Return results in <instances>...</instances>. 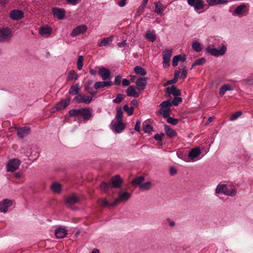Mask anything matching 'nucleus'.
I'll return each instance as SVG.
<instances>
[{"mask_svg": "<svg viewBox=\"0 0 253 253\" xmlns=\"http://www.w3.org/2000/svg\"><path fill=\"white\" fill-rule=\"evenodd\" d=\"M166 91L168 95L172 94L175 96L180 95V90L177 89L174 85L167 88Z\"/></svg>", "mask_w": 253, "mask_h": 253, "instance_id": "4be33fe9", "label": "nucleus"}, {"mask_svg": "<svg viewBox=\"0 0 253 253\" xmlns=\"http://www.w3.org/2000/svg\"><path fill=\"white\" fill-rule=\"evenodd\" d=\"M50 188V190L54 194H59L61 193L62 191L61 185L59 183L57 182L52 183L51 184Z\"/></svg>", "mask_w": 253, "mask_h": 253, "instance_id": "6ab92c4d", "label": "nucleus"}, {"mask_svg": "<svg viewBox=\"0 0 253 253\" xmlns=\"http://www.w3.org/2000/svg\"><path fill=\"white\" fill-rule=\"evenodd\" d=\"M152 183L150 181H147L140 185V189L143 191H147L152 187Z\"/></svg>", "mask_w": 253, "mask_h": 253, "instance_id": "58836bf2", "label": "nucleus"}, {"mask_svg": "<svg viewBox=\"0 0 253 253\" xmlns=\"http://www.w3.org/2000/svg\"><path fill=\"white\" fill-rule=\"evenodd\" d=\"M99 74L103 80H106L110 77V72L109 70L104 67L100 68Z\"/></svg>", "mask_w": 253, "mask_h": 253, "instance_id": "aec40b11", "label": "nucleus"}, {"mask_svg": "<svg viewBox=\"0 0 253 253\" xmlns=\"http://www.w3.org/2000/svg\"><path fill=\"white\" fill-rule=\"evenodd\" d=\"M84 58L82 55L79 56L77 61V68L79 70H81L83 68V62Z\"/></svg>", "mask_w": 253, "mask_h": 253, "instance_id": "a18cd8bd", "label": "nucleus"}, {"mask_svg": "<svg viewBox=\"0 0 253 253\" xmlns=\"http://www.w3.org/2000/svg\"><path fill=\"white\" fill-rule=\"evenodd\" d=\"M160 106L161 108L159 110L158 113L162 115L164 118H168L170 115L171 101L169 100L164 101L161 103Z\"/></svg>", "mask_w": 253, "mask_h": 253, "instance_id": "f03ea898", "label": "nucleus"}, {"mask_svg": "<svg viewBox=\"0 0 253 253\" xmlns=\"http://www.w3.org/2000/svg\"><path fill=\"white\" fill-rule=\"evenodd\" d=\"M146 38L149 41L152 42L156 40V36L152 33L150 31H147L146 33Z\"/></svg>", "mask_w": 253, "mask_h": 253, "instance_id": "c03bdc74", "label": "nucleus"}, {"mask_svg": "<svg viewBox=\"0 0 253 253\" xmlns=\"http://www.w3.org/2000/svg\"><path fill=\"white\" fill-rule=\"evenodd\" d=\"M186 60L185 54H179L173 57L172 59V65L176 66L178 64L179 61L184 62Z\"/></svg>", "mask_w": 253, "mask_h": 253, "instance_id": "c85d7f7f", "label": "nucleus"}, {"mask_svg": "<svg viewBox=\"0 0 253 253\" xmlns=\"http://www.w3.org/2000/svg\"><path fill=\"white\" fill-rule=\"evenodd\" d=\"M92 99V96H86L81 94H78L74 98V100L78 103H83L84 104H89Z\"/></svg>", "mask_w": 253, "mask_h": 253, "instance_id": "1a4fd4ad", "label": "nucleus"}, {"mask_svg": "<svg viewBox=\"0 0 253 253\" xmlns=\"http://www.w3.org/2000/svg\"><path fill=\"white\" fill-rule=\"evenodd\" d=\"M123 113L121 107L118 108L117 109V113L115 117V119H116V121H122Z\"/></svg>", "mask_w": 253, "mask_h": 253, "instance_id": "ea45409f", "label": "nucleus"}, {"mask_svg": "<svg viewBox=\"0 0 253 253\" xmlns=\"http://www.w3.org/2000/svg\"><path fill=\"white\" fill-rule=\"evenodd\" d=\"M194 7L196 11L203 9L204 8L203 0H196Z\"/></svg>", "mask_w": 253, "mask_h": 253, "instance_id": "4c0bfd02", "label": "nucleus"}, {"mask_svg": "<svg viewBox=\"0 0 253 253\" xmlns=\"http://www.w3.org/2000/svg\"><path fill=\"white\" fill-rule=\"evenodd\" d=\"M101 204L103 207L104 206H112V205H111L112 203L111 204H109V203L108 202L107 200L105 199H104L102 200Z\"/></svg>", "mask_w": 253, "mask_h": 253, "instance_id": "680f3d73", "label": "nucleus"}, {"mask_svg": "<svg viewBox=\"0 0 253 253\" xmlns=\"http://www.w3.org/2000/svg\"><path fill=\"white\" fill-rule=\"evenodd\" d=\"M182 101V98L179 97H175L174 99L171 101V105L172 104L176 106L178 105L179 103Z\"/></svg>", "mask_w": 253, "mask_h": 253, "instance_id": "603ef678", "label": "nucleus"}, {"mask_svg": "<svg viewBox=\"0 0 253 253\" xmlns=\"http://www.w3.org/2000/svg\"><path fill=\"white\" fill-rule=\"evenodd\" d=\"M111 129L114 132L120 133L125 128V125L122 121L113 120L110 125Z\"/></svg>", "mask_w": 253, "mask_h": 253, "instance_id": "423d86ee", "label": "nucleus"}, {"mask_svg": "<svg viewBox=\"0 0 253 253\" xmlns=\"http://www.w3.org/2000/svg\"><path fill=\"white\" fill-rule=\"evenodd\" d=\"M237 193V187L233 186H227L226 192L225 195L230 197L235 196Z\"/></svg>", "mask_w": 253, "mask_h": 253, "instance_id": "393cba45", "label": "nucleus"}, {"mask_svg": "<svg viewBox=\"0 0 253 253\" xmlns=\"http://www.w3.org/2000/svg\"><path fill=\"white\" fill-rule=\"evenodd\" d=\"M227 186L226 184H218L215 189V193L217 194H223L225 195Z\"/></svg>", "mask_w": 253, "mask_h": 253, "instance_id": "2f4dec72", "label": "nucleus"}, {"mask_svg": "<svg viewBox=\"0 0 253 253\" xmlns=\"http://www.w3.org/2000/svg\"><path fill=\"white\" fill-rule=\"evenodd\" d=\"M122 84L124 86H128L130 84V82L127 79H124L122 81Z\"/></svg>", "mask_w": 253, "mask_h": 253, "instance_id": "69168bd1", "label": "nucleus"}, {"mask_svg": "<svg viewBox=\"0 0 253 253\" xmlns=\"http://www.w3.org/2000/svg\"><path fill=\"white\" fill-rule=\"evenodd\" d=\"M52 13L54 17L59 20H62L65 16L66 12L63 8L53 7L52 8Z\"/></svg>", "mask_w": 253, "mask_h": 253, "instance_id": "9d476101", "label": "nucleus"}, {"mask_svg": "<svg viewBox=\"0 0 253 253\" xmlns=\"http://www.w3.org/2000/svg\"><path fill=\"white\" fill-rule=\"evenodd\" d=\"M250 6L249 4L242 3L238 5L234 10L233 15H237L238 16H242L246 11L247 8Z\"/></svg>", "mask_w": 253, "mask_h": 253, "instance_id": "ddd939ff", "label": "nucleus"}, {"mask_svg": "<svg viewBox=\"0 0 253 253\" xmlns=\"http://www.w3.org/2000/svg\"><path fill=\"white\" fill-rule=\"evenodd\" d=\"M206 1L210 5L218 4V0H207Z\"/></svg>", "mask_w": 253, "mask_h": 253, "instance_id": "13d9d810", "label": "nucleus"}, {"mask_svg": "<svg viewBox=\"0 0 253 253\" xmlns=\"http://www.w3.org/2000/svg\"><path fill=\"white\" fill-rule=\"evenodd\" d=\"M70 102V99L69 98H67L64 100H61L56 104L55 109L58 111L65 108L69 104Z\"/></svg>", "mask_w": 253, "mask_h": 253, "instance_id": "a211bd4d", "label": "nucleus"}, {"mask_svg": "<svg viewBox=\"0 0 253 253\" xmlns=\"http://www.w3.org/2000/svg\"><path fill=\"white\" fill-rule=\"evenodd\" d=\"M24 13L20 10H13L9 13L10 18L13 20H19L24 17Z\"/></svg>", "mask_w": 253, "mask_h": 253, "instance_id": "f8f14e48", "label": "nucleus"}, {"mask_svg": "<svg viewBox=\"0 0 253 253\" xmlns=\"http://www.w3.org/2000/svg\"><path fill=\"white\" fill-rule=\"evenodd\" d=\"M13 201L5 199L0 202V212L5 213L8 211L9 208L12 206Z\"/></svg>", "mask_w": 253, "mask_h": 253, "instance_id": "6e6552de", "label": "nucleus"}, {"mask_svg": "<svg viewBox=\"0 0 253 253\" xmlns=\"http://www.w3.org/2000/svg\"><path fill=\"white\" fill-rule=\"evenodd\" d=\"M112 85L113 83L111 81L98 82L94 84V88L95 89H98L105 86H111Z\"/></svg>", "mask_w": 253, "mask_h": 253, "instance_id": "cd10ccee", "label": "nucleus"}, {"mask_svg": "<svg viewBox=\"0 0 253 253\" xmlns=\"http://www.w3.org/2000/svg\"><path fill=\"white\" fill-rule=\"evenodd\" d=\"M12 32L10 28L4 27L0 29V42L9 41L12 37Z\"/></svg>", "mask_w": 253, "mask_h": 253, "instance_id": "20e7f679", "label": "nucleus"}, {"mask_svg": "<svg viewBox=\"0 0 253 253\" xmlns=\"http://www.w3.org/2000/svg\"><path fill=\"white\" fill-rule=\"evenodd\" d=\"M80 116H82L84 120H87L91 116V113L88 108L80 109Z\"/></svg>", "mask_w": 253, "mask_h": 253, "instance_id": "b1692460", "label": "nucleus"}, {"mask_svg": "<svg viewBox=\"0 0 253 253\" xmlns=\"http://www.w3.org/2000/svg\"><path fill=\"white\" fill-rule=\"evenodd\" d=\"M162 4L161 2H158L155 4V12L159 15H162Z\"/></svg>", "mask_w": 253, "mask_h": 253, "instance_id": "37998d69", "label": "nucleus"}, {"mask_svg": "<svg viewBox=\"0 0 253 253\" xmlns=\"http://www.w3.org/2000/svg\"><path fill=\"white\" fill-rule=\"evenodd\" d=\"M124 99V97L122 94H118L115 99L113 100V102L115 103H120Z\"/></svg>", "mask_w": 253, "mask_h": 253, "instance_id": "de8ad7c7", "label": "nucleus"}, {"mask_svg": "<svg viewBox=\"0 0 253 253\" xmlns=\"http://www.w3.org/2000/svg\"><path fill=\"white\" fill-rule=\"evenodd\" d=\"M30 131V127L28 126H25L19 128L17 130V134L19 137L23 138L27 135Z\"/></svg>", "mask_w": 253, "mask_h": 253, "instance_id": "412c9836", "label": "nucleus"}, {"mask_svg": "<svg viewBox=\"0 0 253 253\" xmlns=\"http://www.w3.org/2000/svg\"><path fill=\"white\" fill-rule=\"evenodd\" d=\"M192 47H201V44L199 42L196 41L193 42Z\"/></svg>", "mask_w": 253, "mask_h": 253, "instance_id": "0e129e2a", "label": "nucleus"}, {"mask_svg": "<svg viewBox=\"0 0 253 253\" xmlns=\"http://www.w3.org/2000/svg\"><path fill=\"white\" fill-rule=\"evenodd\" d=\"M122 179L119 175H117L111 179L112 183H102L100 186V189L105 192H108L112 187L120 188L122 184Z\"/></svg>", "mask_w": 253, "mask_h": 253, "instance_id": "f257e3e1", "label": "nucleus"}, {"mask_svg": "<svg viewBox=\"0 0 253 253\" xmlns=\"http://www.w3.org/2000/svg\"><path fill=\"white\" fill-rule=\"evenodd\" d=\"M79 202L80 199L74 194L69 196L66 199V204L69 205L77 204Z\"/></svg>", "mask_w": 253, "mask_h": 253, "instance_id": "bb28decb", "label": "nucleus"}, {"mask_svg": "<svg viewBox=\"0 0 253 253\" xmlns=\"http://www.w3.org/2000/svg\"><path fill=\"white\" fill-rule=\"evenodd\" d=\"M206 62V59L202 57L201 58H199L196 60L192 64L191 68H193L194 67L197 66V65H203Z\"/></svg>", "mask_w": 253, "mask_h": 253, "instance_id": "79ce46f5", "label": "nucleus"}, {"mask_svg": "<svg viewBox=\"0 0 253 253\" xmlns=\"http://www.w3.org/2000/svg\"><path fill=\"white\" fill-rule=\"evenodd\" d=\"M144 180V177L142 176H140L134 179L132 181V183L133 185H138L140 187V185L142 184V182Z\"/></svg>", "mask_w": 253, "mask_h": 253, "instance_id": "f704fd0d", "label": "nucleus"}, {"mask_svg": "<svg viewBox=\"0 0 253 253\" xmlns=\"http://www.w3.org/2000/svg\"><path fill=\"white\" fill-rule=\"evenodd\" d=\"M85 89L91 95V96H94L95 95V92L94 91L92 88H90L89 86H85Z\"/></svg>", "mask_w": 253, "mask_h": 253, "instance_id": "6e6d98bb", "label": "nucleus"}, {"mask_svg": "<svg viewBox=\"0 0 253 253\" xmlns=\"http://www.w3.org/2000/svg\"><path fill=\"white\" fill-rule=\"evenodd\" d=\"M121 83V78L120 76H117L115 78V84L116 85H120Z\"/></svg>", "mask_w": 253, "mask_h": 253, "instance_id": "052dcab7", "label": "nucleus"}, {"mask_svg": "<svg viewBox=\"0 0 253 253\" xmlns=\"http://www.w3.org/2000/svg\"><path fill=\"white\" fill-rule=\"evenodd\" d=\"M20 163L21 162L17 159L10 160L6 165V170L10 172L15 171L19 168Z\"/></svg>", "mask_w": 253, "mask_h": 253, "instance_id": "0eeeda50", "label": "nucleus"}, {"mask_svg": "<svg viewBox=\"0 0 253 253\" xmlns=\"http://www.w3.org/2000/svg\"><path fill=\"white\" fill-rule=\"evenodd\" d=\"M126 0H121V1L118 3V4L121 7H123L126 5Z\"/></svg>", "mask_w": 253, "mask_h": 253, "instance_id": "774afa93", "label": "nucleus"}, {"mask_svg": "<svg viewBox=\"0 0 253 253\" xmlns=\"http://www.w3.org/2000/svg\"><path fill=\"white\" fill-rule=\"evenodd\" d=\"M113 36L105 38L102 39L100 42L98 44L99 46H110V43L113 41Z\"/></svg>", "mask_w": 253, "mask_h": 253, "instance_id": "c756f323", "label": "nucleus"}, {"mask_svg": "<svg viewBox=\"0 0 253 253\" xmlns=\"http://www.w3.org/2000/svg\"><path fill=\"white\" fill-rule=\"evenodd\" d=\"M141 122L139 120L136 121L134 129L136 131H139L140 129Z\"/></svg>", "mask_w": 253, "mask_h": 253, "instance_id": "bf43d9fd", "label": "nucleus"}, {"mask_svg": "<svg viewBox=\"0 0 253 253\" xmlns=\"http://www.w3.org/2000/svg\"><path fill=\"white\" fill-rule=\"evenodd\" d=\"M136 74L141 76H145L146 74V71L141 67L137 66L134 69Z\"/></svg>", "mask_w": 253, "mask_h": 253, "instance_id": "e433bc0d", "label": "nucleus"}, {"mask_svg": "<svg viewBox=\"0 0 253 253\" xmlns=\"http://www.w3.org/2000/svg\"><path fill=\"white\" fill-rule=\"evenodd\" d=\"M80 91L79 85L78 84H76L75 85L71 86L69 89V93L72 94H78Z\"/></svg>", "mask_w": 253, "mask_h": 253, "instance_id": "c9c22d12", "label": "nucleus"}, {"mask_svg": "<svg viewBox=\"0 0 253 253\" xmlns=\"http://www.w3.org/2000/svg\"><path fill=\"white\" fill-rule=\"evenodd\" d=\"M87 30V27L84 25H81L75 28L71 33L72 37H76L81 34L84 33Z\"/></svg>", "mask_w": 253, "mask_h": 253, "instance_id": "2eb2a0df", "label": "nucleus"}, {"mask_svg": "<svg viewBox=\"0 0 253 253\" xmlns=\"http://www.w3.org/2000/svg\"><path fill=\"white\" fill-rule=\"evenodd\" d=\"M147 79L146 77H140L136 82L137 89L140 91L145 88L147 84Z\"/></svg>", "mask_w": 253, "mask_h": 253, "instance_id": "4468645a", "label": "nucleus"}, {"mask_svg": "<svg viewBox=\"0 0 253 253\" xmlns=\"http://www.w3.org/2000/svg\"><path fill=\"white\" fill-rule=\"evenodd\" d=\"M78 78L79 77L75 71L70 70L67 73L66 81L69 82L73 80H77Z\"/></svg>", "mask_w": 253, "mask_h": 253, "instance_id": "473e14b6", "label": "nucleus"}, {"mask_svg": "<svg viewBox=\"0 0 253 253\" xmlns=\"http://www.w3.org/2000/svg\"><path fill=\"white\" fill-rule=\"evenodd\" d=\"M67 3L69 4H72L73 5H76L78 2L79 0H65Z\"/></svg>", "mask_w": 253, "mask_h": 253, "instance_id": "e2e57ef3", "label": "nucleus"}, {"mask_svg": "<svg viewBox=\"0 0 253 253\" xmlns=\"http://www.w3.org/2000/svg\"><path fill=\"white\" fill-rule=\"evenodd\" d=\"M164 130L166 134L168 137H173L176 136L177 135L174 129L170 128L169 126L167 125H164Z\"/></svg>", "mask_w": 253, "mask_h": 253, "instance_id": "7c9ffc66", "label": "nucleus"}, {"mask_svg": "<svg viewBox=\"0 0 253 253\" xmlns=\"http://www.w3.org/2000/svg\"><path fill=\"white\" fill-rule=\"evenodd\" d=\"M167 118V122L168 123L172 125H176L178 122V120L177 119L173 118L171 117H168Z\"/></svg>", "mask_w": 253, "mask_h": 253, "instance_id": "49530a36", "label": "nucleus"}, {"mask_svg": "<svg viewBox=\"0 0 253 253\" xmlns=\"http://www.w3.org/2000/svg\"><path fill=\"white\" fill-rule=\"evenodd\" d=\"M127 95L128 96H133L134 97H137L139 94L136 91L135 88L133 86H129L126 90Z\"/></svg>", "mask_w": 253, "mask_h": 253, "instance_id": "72a5a7b5", "label": "nucleus"}, {"mask_svg": "<svg viewBox=\"0 0 253 253\" xmlns=\"http://www.w3.org/2000/svg\"><path fill=\"white\" fill-rule=\"evenodd\" d=\"M52 31V28L48 25H46L40 28L39 33L42 36L47 37L51 34Z\"/></svg>", "mask_w": 253, "mask_h": 253, "instance_id": "f3484780", "label": "nucleus"}, {"mask_svg": "<svg viewBox=\"0 0 253 253\" xmlns=\"http://www.w3.org/2000/svg\"><path fill=\"white\" fill-rule=\"evenodd\" d=\"M201 150L199 147H196L191 149L188 155L189 160H185L186 162H195L200 160L201 157L200 154Z\"/></svg>", "mask_w": 253, "mask_h": 253, "instance_id": "7ed1b4c3", "label": "nucleus"}, {"mask_svg": "<svg viewBox=\"0 0 253 253\" xmlns=\"http://www.w3.org/2000/svg\"><path fill=\"white\" fill-rule=\"evenodd\" d=\"M179 74H180V72L178 71H176L174 73V78L173 79L171 80H170L169 81V84H173V83H175L177 80H178V78H179Z\"/></svg>", "mask_w": 253, "mask_h": 253, "instance_id": "8fccbe9b", "label": "nucleus"}, {"mask_svg": "<svg viewBox=\"0 0 253 253\" xmlns=\"http://www.w3.org/2000/svg\"><path fill=\"white\" fill-rule=\"evenodd\" d=\"M67 230L63 227H60L55 230V235L57 238H63L66 235Z\"/></svg>", "mask_w": 253, "mask_h": 253, "instance_id": "5701e85b", "label": "nucleus"}, {"mask_svg": "<svg viewBox=\"0 0 253 253\" xmlns=\"http://www.w3.org/2000/svg\"><path fill=\"white\" fill-rule=\"evenodd\" d=\"M131 196L130 193L125 192H120L118 194V198L112 203V207L118 205L120 202L127 201Z\"/></svg>", "mask_w": 253, "mask_h": 253, "instance_id": "39448f33", "label": "nucleus"}, {"mask_svg": "<svg viewBox=\"0 0 253 253\" xmlns=\"http://www.w3.org/2000/svg\"><path fill=\"white\" fill-rule=\"evenodd\" d=\"M164 136V133H157L155 135L154 138L157 141H161L163 139Z\"/></svg>", "mask_w": 253, "mask_h": 253, "instance_id": "5fc2aeb1", "label": "nucleus"}, {"mask_svg": "<svg viewBox=\"0 0 253 253\" xmlns=\"http://www.w3.org/2000/svg\"><path fill=\"white\" fill-rule=\"evenodd\" d=\"M233 90H234V88L231 84H226L222 85L220 87V88L219 89V94L221 96H223L225 94L226 91H232Z\"/></svg>", "mask_w": 253, "mask_h": 253, "instance_id": "a878e982", "label": "nucleus"}, {"mask_svg": "<svg viewBox=\"0 0 253 253\" xmlns=\"http://www.w3.org/2000/svg\"><path fill=\"white\" fill-rule=\"evenodd\" d=\"M123 109L127 113L128 116H131L133 113V107H129L127 104L124 106Z\"/></svg>", "mask_w": 253, "mask_h": 253, "instance_id": "a19ab883", "label": "nucleus"}, {"mask_svg": "<svg viewBox=\"0 0 253 253\" xmlns=\"http://www.w3.org/2000/svg\"><path fill=\"white\" fill-rule=\"evenodd\" d=\"M242 115V112L241 111H238L236 113L233 114L230 117V120L232 121H235L240 116Z\"/></svg>", "mask_w": 253, "mask_h": 253, "instance_id": "3c124183", "label": "nucleus"}, {"mask_svg": "<svg viewBox=\"0 0 253 253\" xmlns=\"http://www.w3.org/2000/svg\"><path fill=\"white\" fill-rule=\"evenodd\" d=\"M69 115L71 116H80V109H73L69 111Z\"/></svg>", "mask_w": 253, "mask_h": 253, "instance_id": "864d4df0", "label": "nucleus"}, {"mask_svg": "<svg viewBox=\"0 0 253 253\" xmlns=\"http://www.w3.org/2000/svg\"><path fill=\"white\" fill-rule=\"evenodd\" d=\"M118 45L119 46V47H125L126 46V41L124 40L122 42H118Z\"/></svg>", "mask_w": 253, "mask_h": 253, "instance_id": "338daca9", "label": "nucleus"}, {"mask_svg": "<svg viewBox=\"0 0 253 253\" xmlns=\"http://www.w3.org/2000/svg\"><path fill=\"white\" fill-rule=\"evenodd\" d=\"M171 49H166L163 52V66L165 68L169 66V63L171 56Z\"/></svg>", "mask_w": 253, "mask_h": 253, "instance_id": "dca6fc26", "label": "nucleus"}, {"mask_svg": "<svg viewBox=\"0 0 253 253\" xmlns=\"http://www.w3.org/2000/svg\"><path fill=\"white\" fill-rule=\"evenodd\" d=\"M143 130L146 133H149L153 130V127L149 124H146L143 126Z\"/></svg>", "mask_w": 253, "mask_h": 253, "instance_id": "09e8293b", "label": "nucleus"}, {"mask_svg": "<svg viewBox=\"0 0 253 253\" xmlns=\"http://www.w3.org/2000/svg\"><path fill=\"white\" fill-rule=\"evenodd\" d=\"M226 48H206V53L218 57L223 55L226 52Z\"/></svg>", "mask_w": 253, "mask_h": 253, "instance_id": "9b49d317", "label": "nucleus"}, {"mask_svg": "<svg viewBox=\"0 0 253 253\" xmlns=\"http://www.w3.org/2000/svg\"><path fill=\"white\" fill-rule=\"evenodd\" d=\"M187 70L185 68H184L183 69V70L181 72V73H180L179 76L181 78H182L183 79H185L187 77Z\"/></svg>", "mask_w": 253, "mask_h": 253, "instance_id": "4d7b16f0", "label": "nucleus"}]
</instances>
